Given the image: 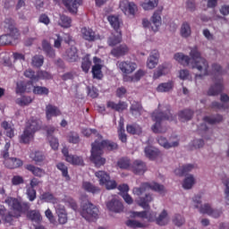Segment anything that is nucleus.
<instances>
[{"instance_id": "nucleus-1", "label": "nucleus", "mask_w": 229, "mask_h": 229, "mask_svg": "<svg viewBox=\"0 0 229 229\" xmlns=\"http://www.w3.org/2000/svg\"><path fill=\"white\" fill-rule=\"evenodd\" d=\"M190 56L185 55L183 53H176L174 58L178 64L187 67L189 64H191L192 69H198L202 74H197L196 78H202L203 76H208L210 72H208V62L207 59L201 56V52L198 49V47L191 48L190 52Z\"/></svg>"}, {"instance_id": "nucleus-2", "label": "nucleus", "mask_w": 229, "mask_h": 229, "mask_svg": "<svg viewBox=\"0 0 229 229\" xmlns=\"http://www.w3.org/2000/svg\"><path fill=\"white\" fill-rule=\"evenodd\" d=\"M149 190L155 191V192H159V194H164V192H165V187L157 182H142L140 187H134L132 189V194L138 197L136 199L137 205L145 210L149 208V204L153 201V195L146 193V191ZM143 194H145V196H142Z\"/></svg>"}, {"instance_id": "nucleus-3", "label": "nucleus", "mask_w": 229, "mask_h": 229, "mask_svg": "<svg viewBox=\"0 0 229 229\" xmlns=\"http://www.w3.org/2000/svg\"><path fill=\"white\" fill-rule=\"evenodd\" d=\"M107 149L108 151H114V149H118L119 145L117 143L108 140H96L91 144V157L90 160L95 164L96 167H101V165H105L106 164V159L102 157L103 149Z\"/></svg>"}, {"instance_id": "nucleus-4", "label": "nucleus", "mask_w": 229, "mask_h": 229, "mask_svg": "<svg viewBox=\"0 0 229 229\" xmlns=\"http://www.w3.org/2000/svg\"><path fill=\"white\" fill-rule=\"evenodd\" d=\"M151 118L155 123L151 127L152 131L154 133H164V130H162V121H174L176 116L171 114V106H162L159 104L157 109L152 113Z\"/></svg>"}, {"instance_id": "nucleus-5", "label": "nucleus", "mask_w": 229, "mask_h": 229, "mask_svg": "<svg viewBox=\"0 0 229 229\" xmlns=\"http://www.w3.org/2000/svg\"><path fill=\"white\" fill-rule=\"evenodd\" d=\"M6 205L10 208L14 214V217H21L22 214H28L31 204L28 201H24L21 198L8 197L5 199Z\"/></svg>"}, {"instance_id": "nucleus-6", "label": "nucleus", "mask_w": 229, "mask_h": 229, "mask_svg": "<svg viewBox=\"0 0 229 229\" xmlns=\"http://www.w3.org/2000/svg\"><path fill=\"white\" fill-rule=\"evenodd\" d=\"M40 130V120L30 118L23 130V132L19 138L20 144H30L35 137V133Z\"/></svg>"}, {"instance_id": "nucleus-7", "label": "nucleus", "mask_w": 229, "mask_h": 229, "mask_svg": "<svg viewBox=\"0 0 229 229\" xmlns=\"http://www.w3.org/2000/svg\"><path fill=\"white\" fill-rule=\"evenodd\" d=\"M4 28L7 30V34L0 36V46H8L12 44L13 40H19V37H21V33H19V30L15 28V24H13V20L7 18L4 21Z\"/></svg>"}, {"instance_id": "nucleus-8", "label": "nucleus", "mask_w": 229, "mask_h": 229, "mask_svg": "<svg viewBox=\"0 0 229 229\" xmlns=\"http://www.w3.org/2000/svg\"><path fill=\"white\" fill-rule=\"evenodd\" d=\"M81 216L86 219V221H96L98 216H99V209L94 204L88 202L82 205Z\"/></svg>"}, {"instance_id": "nucleus-9", "label": "nucleus", "mask_w": 229, "mask_h": 229, "mask_svg": "<svg viewBox=\"0 0 229 229\" xmlns=\"http://www.w3.org/2000/svg\"><path fill=\"white\" fill-rule=\"evenodd\" d=\"M95 176L98 179L99 185H105L107 191L117 189V182L114 180H110V174L105 171H98Z\"/></svg>"}, {"instance_id": "nucleus-10", "label": "nucleus", "mask_w": 229, "mask_h": 229, "mask_svg": "<svg viewBox=\"0 0 229 229\" xmlns=\"http://www.w3.org/2000/svg\"><path fill=\"white\" fill-rule=\"evenodd\" d=\"M120 8L125 15H132V17H135V12H137V5L134 3L129 2L128 0H123L120 2Z\"/></svg>"}, {"instance_id": "nucleus-11", "label": "nucleus", "mask_w": 229, "mask_h": 229, "mask_svg": "<svg viewBox=\"0 0 229 229\" xmlns=\"http://www.w3.org/2000/svg\"><path fill=\"white\" fill-rule=\"evenodd\" d=\"M117 67L123 74H131L137 69V64L131 61H122L117 63Z\"/></svg>"}, {"instance_id": "nucleus-12", "label": "nucleus", "mask_w": 229, "mask_h": 229, "mask_svg": "<svg viewBox=\"0 0 229 229\" xmlns=\"http://www.w3.org/2000/svg\"><path fill=\"white\" fill-rule=\"evenodd\" d=\"M23 164L22 160L17 157H4V165L7 169H19Z\"/></svg>"}, {"instance_id": "nucleus-13", "label": "nucleus", "mask_w": 229, "mask_h": 229, "mask_svg": "<svg viewBox=\"0 0 229 229\" xmlns=\"http://www.w3.org/2000/svg\"><path fill=\"white\" fill-rule=\"evenodd\" d=\"M64 60H66V62H69L70 64L78 62V60H80V55H78V48H76V47H71L70 48H68L64 55Z\"/></svg>"}, {"instance_id": "nucleus-14", "label": "nucleus", "mask_w": 229, "mask_h": 229, "mask_svg": "<svg viewBox=\"0 0 229 229\" xmlns=\"http://www.w3.org/2000/svg\"><path fill=\"white\" fill-rule=\"evenodd\" d=\"M55 208V214L57 215V217H58L59 225H65L68 221L65 206L62 204H56Z\"/></svg>"}, {"instance_id": "nucleus-15", "label": "nucleus", "mask_w": 229, "mask_h": 229, "mask_svg": "<svg viewBox=\"0 0 229 229\" xmlns=\"http://www.w3.org/2000/svg\"><path fill=\"white\" fill-rule=\"evenodd\" d=\"M106 107L114 110V112L123 113L124 110L128 109V103L121 100L118 103H115L112 100H109L106 102Z\"/></svg>"}, {"instance_id": "nucleus-16", "label": "nucleus", "mask_w": 229, "mask_h": 229, "mask_svg": "<svg viewBox=\"0 0 229 229\" xmlns=\"http://www.w3.org/2000/svg\"><path fill=\"white\" fill-rule=\"evenodd\" d=\"M199 212L200 214H208V216H210L215 219H217V217H221V214H223V211L219 209H213L212 207L209 206V204H205L204 206L200 207Z\"/></svg>"}, {"instance_id": "nucleus-17", "label": "nucleus", "mask_w": 229, "mask_h": 229, "mask_svg": "<svg viewBox=\"0 0 229 229\" xmlns=\"http://www.w3.org/2000/svg\"><path fill=\"white\" fill-rule=\"evenodd\" d=\"M215 85L211 86L208 91V96H217L223 92V79H214Z\"/></svg>"}, {"instance_id": "nucleus-18", "label": "nucleus", "mask_w": 229, "mask_h": 229, "mask_svg": "<svg viewBox=\"0 0 229 229\" xmlns=\"http://www.w3.org/2000/svg\"><path fill=\"white\" fill-rule=\"evenodd\" d=\"M106 207L108 210H110L111 212H115L117 214L124 210V206H123V202L115 199H113L111 201L107 202Z\"/></svg>"}, {"instance_id": "nucleus-19", "label": "nucleus", "mask_w": 229, "mask_h": 229, "mask_svg": "<svg viewBox=\"0 0 229 229\" xmlns=\"http://www.w3.org/2000/svg\"><path fill=\"white\" fill-rule=\"evenodd\" d=\"M219 102H212L211 104V108H216V110H228V101H229V97L226 94H222L220 98Z\"/></svg>"}, {"instance_id": "nucleus-20", "label": "nucleus", "mask_w": 229, "mask_h": 229, "mask_svg": "<svg viewBox=\"0 0 229 229\" xmlns=\"http://www.w3.org/2000/svg\"><path fill=\"white\" fill-rule=\"evenodd\" d=\"M128 51H130L128 46H126L125 44H122L118 47H114L111 50V55L114 56V58H121V56H125V55H128Z\"/></svg>"}, {"instance_id": "nucleus-21", "label": "nucleus", "mask_w": 229, "mask_h": 229, "mask_svg": "<svg viewBox=\"0 0 229 229\" xmlns=\"http://www.w3.org/2000/svg\"><path fill=\"white\" fill-rule=\"evenodd\" d=\"M81 36L88 42H94L96 40V32L89 27H83L81 29Z\"/></svg>"}, {"instance_id": "nucleus-22", "label": "nucleus", "mask_w": 229, "mask_h": 229, "mask_svg": "<svg viewBox=\"0 0 229 229\" xmlns=\"http://www.w3.org/2000/svg\"><path fill=\"white\" fill-rule=\"evenodd\" d=\"M159 57L160 54H158V50H152L147 61V67L148 69H155L158 65Z\"/></svg>"}, {"instance_id": "nucleus-23", "label": "nucleus", "mask_w": 229, "mask_h": 229, "mask_svg": "<svg viewBox=\"0 0 229 229\" xmlns=\"http://www.w3.org/2000/svg\"><path fill=\"white\" fill-rule=\"evenodd\" d=\"M131 169L135 174H143V173H146V163L141 160H135L131 164Z\"/></svg>"}, {"instance_id": "nucleus-24", "label": "nucleus", "mask_w": 229, "mask_h": 229, "mask_svg": "<svg viewBox=\"0 0 229 229\" xmlns=\"http://www.w3.org/2000/svg\"><path fill=\"white\" fill-rule=\"evenodd\" d=\"M46 115L47 121H51L52 117H58V115H62V112L58 107L53 105H48L47 106Z\"/></svg>"}, {"instance_id": "nucleus-25", "label": "nucleus", "mask_w": 229, "mask_h": 229, "mask_svg": "<svg viewBox=\"0 0 229 229\" xmlns=\"http://www.w3.org/2000/svg\"><path fill=\"white\" fill-rule=\"evenodd\" d=\"M162 13V10L156 11L151 18L152 23L155 27H152L153 31H158V28L162 26V17L160 16Z\"/></svg>"}, {"instance_id": "nucleus-26", "label": "nucleus", "mask_w": 229, "mask_h": 229, "mask_svg": "<svg viewBox=\"0 0 229 229\" xmlns=\"http://www.w3.org/2000/svg\"><path fill=\"white\" fill-rule=\"evenodd\" d=\"M107 21L112 28L114 30V31H121V25L123 24V21H121L118 16L109 15L107 17Z\"/></svg>"}, {"instance_id": "nucleus-27", "label": "nucleus", "mask_w": 229, "mask_h": 229, "mask_svg": "<svg viewBox=\"0 0 229 229\" xmlns=\"http://www.w3.org/2000/svg\"><path fill=\"white\" fill-rule=\"evenodd\" d=\"M123 41V32L122 31H115L113 35L108 38V44L111 47L117 46V44H121Z\"/></svg>"}, {"instance_id": "nucleus-28", "label": "nucleus", "mask_w": 229, "mask_h": 229, "mask_svg": "<svg viewBox=\"0 0 229 229\" xmlns=\"http://www.w3.org/2000/svg\"><path fill=\"white\" fill-rule=\"evenodd\" d=\"M130 112L134 117L142 115V105L140 102H133L130 106Z\"/></svg>"}, {"instance_id": "nucleus-29", "label": "nucleus", "mask_w": 229, "mask_h": 229, "mask_svg": "<svg viewBox=\"0 0 229 229\" xmlns=\"http://www.w3.org/2000/svg\"><path fill=\"white\" fill-rule=\"evenodd\" d=\"M145 155L147 158L149 160H155L157 157H160V151L158 148H155L153 147H147L145 148Z\"/></svg>"}, {"instance_id": "nucleus-30", "label": "nucleus", "mask_w": 229, "mask_h": 229, "mask_svg": "<svg viewBox=\"0 0 229 229\" xmlns=\"http://www.w3.org/2000/svg\"><path fill=\"white\" fill-rule=\"evenodd\" d=\"M27 171H30L32 173L34 176H37L38 178H42L44 174H46V171L40 167H37L33 165H26Z\"/></svg>"}, {"instance_id": "nucleus-31", "label": "nucleus", "mask_w": 229, "mask_h": 229, "mask_svg": "<svg viewBox=\"0 0 229 229\" xmlns=\"http://www.w3.org/2000/svg\"><path fill=\"white\" fill-rule=\"evenodd\" d=\"M193 115H194V111L191 109L182 110L178 114L179 121H182V123H185V121H191Z\"/></svg>"}, {"instance_id": "nucleus-32", "label": "nucleus", "mask_w": 229, "mask_h": 229, "mask_svg": "<svg viewBox=\"0 0 229 229\" xmlns=\"http://www.w3.org/2000/svg\"><path fill=\"white\" fill-rule=\"evenodd\" d=\"M82 189H84L86 192H90L91 194H99V192H101V189L99 187L89 182H82Z\"/></svg>"}, {"instance_id": "nucleus-33", "label": "nucleus", "mask_w": 229, "mask_h": 229, "mask_svg": "<svg viewBox=\"0 0 229 229\" xmlns=\"http://www.w3.org/2000/svg\"><path fill=\"white\" fill-rule=\"evenodd\" d=\"M126 131L131 135H142V127L137 123L127 124Z\"/></svg>"}, {"instance_id": "nucleus-34", "label": "nucleus", "mask_w": 229, "mask_h": 229, "mask_svg": "<svg viewBox=\"0 0 229 229\" xmlns=\"http://www.w3.org/2000/svg\"><path fill=\"white\" fill-rule=\"evenodd\" d=\"M157 142L159 146H162L163 148H165V149H170V148H176L179 144L178 141L169 143V141H167V139L162 136L157 138Z\"/></svg>"}, {"instance_id": "nucleus-35", "label": "nucleus", "mask_w": 229, "mask_h": 229, "mask_svg": "<svg viewBox=\"0 0 229 229\" xmlns=\"http://www.w3.org/2000/svg\"><path fill=\"white\" fill-rule=\"evenodd\" d=\"M23 76L30 80L27 82L28 85L33 86V83H37V72H35V71H33L32 69H27L24 72Z\"/></svg>"}, {"instance_id": "nucleus-36", "label": "nucleus", "mask_w": 229, "mask_h": 229, "mask_svg": "<svg viewBox=\"0 0 229 229\" xmlns=\"http://www.w3.org/2000/svg\"><path fill=\"white\" fill-rule=\"evenodd\" d=\"M103 65L98 64L92 66V76L94 80H103Z\"/></svg>"}, {"instance_id": "nucleus-37", "label": "nucleus", "mask_w": 229, "mask_h": 229, "mask_svg": "<svg viewBox=\"0 0 229 229\" xmlns=\"http://www.w3.org/2000/svg\"><path fill=\"white\" fill-rule=\"evenodd\" d=\"M40 199L46 203H53V205H56L58 203V199H56L53 193L48 191L41 194Z\"/></svg>"}, {"instance_id": "nucleus-38", "label": "nucleus", "mask_w": 229, "mask_h": 229, "mask_svg": "<svg viewBox=\"0 0 229 229\" xmlns=\"http://www.w3.org/2000/svg\"><path fill=\"white\" fill-rule=\"evenodd\" d=\"M0 217H2L5 223H12V221H13V217H15V215L13 216L10 213H6V208H4L3 205H0Z\"/></svg>"}, {"instance_id": "nucleus-39", "label": "nucleus", "mask_w": 229, "mask_h": 229, "mask_svg": "<svg viewBox=\"0 0 229 229\" xmlns=\"http://www.w3.org/2000/svg\"><path fill=\"white\" fill-rule=\"evenodd\" d=\"M194 169V165H185L181 168H177L174 170V174L177 176H185L188 173H191Z\"/></svg>"}, {"instance_id": "nucleus-40", "label": "nucleus", "mask_w": 229, "mask_h": 229, "mask_svg": "<svg viewBox=\"0 0 229 229\" xmlns=\"http://www.w3.org/2000/svg\"><path fill=\"white\" fill-rule=\"evenodd\" d=\"M66 162H69V164H72V165H85L83 157L80 156H74V155L68 156Z\"/></svg>"}, {"instance_id": "nucleus-41", "label": "nucleus", "mask_w": 229, "mask_h": 229, "mask_svg": "<svg viewBox=\"0 0 229 229\" xmlns=\"http://www.w3.org/2000/svg\"><path fill=\"white\" fill-rule=\"evenodd\" d=\"M174 84L173 81L160 83L157 88V92H169L173 90Z\"/></svg>"}, {"instance_id": "nucleus-42", "label": "nucleus", "mask_w": 229, "mask_h": 229, "mask_svg": "<svg viewBox=\"0 0 229 229\" xmlns=\"http://www.w3.org/2000/svg\"><path fill=\"white\" fill-rule=\"evenodd\" d=\"M59 26H61V28H71L72 24V20L71 19V17L63 14L60 16L59 21H58Z\"/></svg>"}, {"instance_id": "nucleus-43", "label": "nucleus", "mask_w": 229, "mask_h": 229, "mask_svg": "<svg viewBox=\"0 0 229 229\" xmlns=\"http://www.w3.org/2000/svg\"><path fill=\"white\" fill-rule=\"evenodd\" d=\"M168 219H167V211L165 209H164L160 215L158 216V217H156V223L157 225H158L159 226H165V225H167L168 223Z\"/></svg>"}, {"instance_id": "nucleus-44", "label": "nucleus", "mask_w": 229, "mask_h": 229, "mask_svg": "<svg viewBox=\"0 0 229 229\" xmlns=\"http://www.w3.org/2000/svg\"><path fill=\"white\" fill-rule=\"evenodd\" d=\"M126 226L129 228H146V224L140 222L139 220L129 219L125 222Z\"/></svg>"}, {"instance_id": "nucleus-45", "label": "nucleus", "mask_w": 229, "mask_h": 229, "mask_svg": "<svg viewBox=\"0 0 229 229\" xmlns=\"http://www.w3.org/2000/svg\"><path fill=\"white\" fill-rule=\"evenodd\" d=\"M191 33H192V30H191V24H189L187 21H184L181 27V36L183 37V38H188V37H191Z\"/></svg>"}, {"instance_id": "nucleus-46", "label": "nucleus", "mask_w": 229, "mask_h": 229, "mask_svg": "<svg viewBox=\"0 0 229 229\" xmlns=\"http://www.w3.org/2000/svg\"><path fill=\"white\" fill-rule=\"evenodd\" d=\"M27 217H29L30 221H35V223H40V221H42V216L40 215V212L37 210L28 211Z\"/></svg>"}, {"instance_id": "nucleus-47", "label": "nucleus", "mask_w": 229, "mask_h": 229, "mask_svg": "<svg viewBox=\"0 0 229 229\" xmlns=\"http://www.w3.org/2000/svg\"><path fill=\"white\" fill-rule=\"evenodd\" d=\"M32 92L36 96H49V89L47 87L34 86Z\"/></svg>"}, {"instance_id": "nucleus-48", "label": "nucleus", "mask_w": 229, "mask_h": 229, "mask_svg": "<svg viewBox=\"0 0 229 229\" xmlns=\"http://www.w3.org/2000/svg\"><path fill=\"white\" fill-rule=\"evenodd\" d=\"M203 121L204 123H208V124H217V123L223 121V115L216 114V116H205Z\"/></svg>"}, {"instance_id": "nucleus-49", "label": "nucleus", "mask_w": 229, "mask_h": 229, "mask_svg": "<svg viewBox=\"0 0 229 229\" xmlns=\"http://www.w3.org/2000/svg\"><path fill=\"white\" fill-rule=\"evenodd\" d=\"M56 167L59 171L62 172V174L64 178H65L66 182H69L71 180V176H69V168L67 165H65L64 163H58Z\"/></svg>"}, {"instance_id": "nucleus-50", "label": "nucleus", "mask_w": 229, "mask_h": 229, "mask_svg": "<svg viewBox=\"0 0 229 229\" xmlns=\"http://www.w3.org/2000/svg\"><path fill=\"white\" fill-rule=\"evenodd\" d=\"M141 6L145 10H154L158 6V0H145Z\"/></svg>"}, {"instance_id": "nucleus-51", "label": "nucleus", "mask_w": 229, "mask_h": 229, "mask_svg": "<svg viewBox=\"0 0 229 229\" xmlns=\"http://www.w3.org/2000/svg\"><path fill=\"white\" fill-rule=\"evenodd\" d=\"M117 165L120 169H131V163L128 157H122L117 161Z\"/></svg>"}, {"instance_id": "nucleus-52", "label": "nucleus", "mask_w": 229, "mask_h": 229, "mask_svg": "<svg viewBox=\"0 0 229 229\" xmlns=\"http://www.w3.org/2000/svg\"><path fill=\"white\" fill-rule=\"evenodd\" d=\"M28 82H24L22 81H18L16 83V94H24V92H27V89H28ZM28 92H30V90H28Z\"/></svg>"}, {"instance_id": "nucleus-53", "label": "nucleus", "mask_w": 229, "mask_h": 229, "mask_svg": "<svg viewBox=\"0 0 229 229\" xmlns=\"http://www.w3.org/2000/svg\"><path fill=\"white\" fill-rule=\"evenodd\" d=\"M165 72H167V66L164 64L159 65L157 70L154 72V75H153L154 80H158V78H160L161 76H164Z\"/></svg>"}, {"instance_id": "nucleus-54", "label": "nucleus", "mask_w": 229, "mask_h": 229, "mask_svg": "<svg viewBox=\"0 0 229 229\" xmlns=\"http://www.w3.org/2000/svg\"><path fill=\"white\" fill-rule=\"evenodd\" d=\"M97 135V137H98V140H102L103 136L99 133H98V130L96 129H84L82 131V135H84V137H90L91 135Z\"/></svg>"}, {"instance_id": "nucleus-55", "label": "nucleus", "mask_w": 229, "mask_h": 229, "mask_svg": "<svg viewBox=\"0 0 229 229\" xmlns=\"http://www.w3.org/2000/svg\"><path fill=\"white\" fill-rule=\"evenodd\" d=\"M31 64L33 67H42L44 65V56L43 55H34L32 57Z\"/></svg>"}, {"instance_id": "nucleus-56", "label": "nucleus", "mask_w": 229, "mask_h": 229, "mask_svg": "<svg viewBox=\"0 0 229 229\" xmlns=\"http://www.w3.org/2000/svg\"><path fill=\"white\" fill-rule=\"evenodd\" d=\"M37 78L38 82L39 80H51L53 76L46 71L39 70L37 72Z\"/></svg>"}, {"instance_id": "nucleus-57", "label": "nucleus", "mask_w": 229, "mask_h": 229, "mask_svg": "<svg viewBox=\"0 0 229 229\" xmlns=\"http://www.w3.org/2000/svg\"><path fill=\"white\" fill-rule=\"evenodd\" d=\"M33 99L31 97H22L21 98L16 99V104L20 106H28L30 103H32Z\"/></svg>"}, {"instance_id": "nucleus-58", "label": "nucleus", "mask_w": 229, "mask_h": 229, "mask_svg": "<svg viewBox=\"0 0 229 229\" xmlns=\"http://www.w3.org/2000/svg\"><path fill=\"white\" fill-rule=\"evenodd\" d=\"M30 158H32V160H34V162H36V164H38L40 162H44V159L46 157H44V154H42V152L36 151V152L30 154Z\"/></svg>"}, {"instance_id": "nucleus-59", "label": "nucleus", "mask_w": 229, "mask_h": 229, "mask_svg": "<svg viewBox=\"0 0 229 229\" xmlns=\"http://www.w3.org/2000/svg\"><path fill=\"white\" fill-rule=\"evenodd\" d=\"M68 142H70L71 144H79L80 134H78V132L71 131L68 134Z\"/></svg>"}, {"instance_id": "nucleus-60", "label": "nucleus", "mask_w": 229, "mask_h": 229, "mask_svg": "<svg viewBox=\"0 0 229 229\" xmlns=\"http://www.w3.org/2000/svg\"><path fill=\"white\" fill-rule=\"evenodd\" d=\"M192 185H194V176L190 175L184 179L182 187L183 189H192Z\"/></svg>"}, {"instance_id": "nucleus-61", "label": "nucleus", "mask_w": 229, "mask_h": 229, "mask_svg": "<svg viewBox=\"0 0 229 229\" xmlns=\"http://www.w3.org/2000/svg\"><path fill=\"white\" fill-rule=\"evenodd\" d=\"M173 223L175 226H183L185 225V218L182 215L176 214L173 219Z\"/></svg>"}, {"instance_id": "nucleus-62", "label": "nucleus", "mask_w": 229, "mask_h": 229, "mask_svg": "<svg viewBox=\"0 0 229 229\" xmlns=\"http://www.w3.org/2000/svg\"><path fill=\"white\" fill-rule=\"evenodd\" d=\"M26 194L29 201H35L37 199V190L35 188H27Z\"/></svg>"}, {"instance_id": "nucleus-63", "label": "nucleus", "mask_w": 229, "mask_h": 229, "mask_svg": "<svg viewBox=\"0 0 229 229\" xmlns=\"http://www.w3.org/2000/svg\"><path fill=\"white\" fill-rule=\"evenodd\" d=\"M92 65V62L89 58H84L81 63V69L83 72H89L90 71V66Z\"/></svg>"}, {"instance_id": "nucleus-64", "label": "nucleus", "mask_w": 229, "mask_h": 229, "mask_svg": "<svg viewBox=\"0 0 229 229\" xmlns=\"http://www.w3.org/2000/svg\"><path fill=\"white\" fill-rule=\"evenodd\" d=\"M224 185L225 186V203L226 205H229V179L224 180L223 181Z\"/></svg>"}]
</instances>
